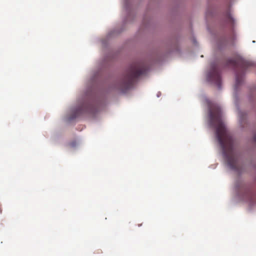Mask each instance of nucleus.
I'll return each mask as SVG.
<instances>
[{"label":"nucleus","instance_id":"1","mask_svg":"<svg viewBox=\"0 0 256 256\" xmlns=\"http://www.w3.org/2000/svg\"><path fill=\"white\" fill-rule=\"evenodd\" d=\"M209 117L210 124L216 128V135L224 156L229 167L236 171H240L242 165L234 148V142L226 130L222 120L221 110L218 107L210 108Z\"/></svg>","mask_w":256,"mask_h":256},{"label":"nucleus","instance_id":"2","mask_svg":"<svg viewBox=\"0 0 256 256\" xmlns=\"http://www.w3.org/2000/svg\"><path fill=\"white\" fill-rule=\"evenodd\" d=\"M146 71V68L144 64L140 62L132 64L118 84L117 88L125 92L133 86L136 79L144 74Z\"/></svg>","mask_w":256,"mask_h":256},{"label":"nucleus","instance_id":"8","mask_svg":"<svg viewBox=\"0 0 256 256\" xmlns=\"http://www.w3.org/2000/svg\"><path fill=\"white\" fill-rule=\"evenodd\" d=\"M253 140L254 142H256V133L254 135Z\"/></svg>","mask_w":256,"mask_h":256},{"label":"nucleus","instance_id":"10","mask_svg":"<svg viewBox=\"0 0 256 256\" xmlns=\"http://www.w3.org/2000/svg\"><path fill=\"white\" fill-rule=\"evenodd\" d=\"M240 116L241 117L242 116H241L242 115V113H240Z\"/></svg>","mask_w":256,"mask_h":256},{"label":"nucleus","instance_id":"3","mask_svg":"<svg viewBox=\"0 0 256 256\" xmlns=\"http://www.w3.org/2000/svg\"><path fill=\"white\" fill-rule=\"evenodd\" d=\"M228 66H233L236 69V84L235 88L238 86L243 81V76L244 72L248 68L252 66V64L245 60L240 57H236L234 59L228 60L227 62Z\"/></svg>","mask_w":256,"mask_h":256},{"label":"nucleus","instance_id":"9","mask_svg":"<svg viewBox=\"0 0 256 256\" xmlns=\"http://www.w3.org/2000/svg\"><path fill=\"white\" fill-rule=\"evenodd\" d=\"M2 210L1 208H0V214L2 213Z\"/></svg>","mask_w":256,"mask_h":256},{"label":"nucleus","instance_id":"5","mask_svg":"<svg viewBox=\"0 0 256 256\" xmlns=\"http://www.w3.org/2000/svg\"><path fill=\"white\" fill-rule=\"evenodd\" d=\"M207 78L208 81L216 84L218 88H220L221 77L217 66H212L210 72L208 74Z\"/></svg>","mask_w":256,"mask_h":256},{"label":"nucleus","instance_id":"6","mask_svg":"<svg viewBox=\"0 0 256 256\" xmlns=\"http://www.w3.org/2000/svg\"><path fill=\"white\" fill-rule=\"evenodd\" d=\"M226 18L227 22L230 24L232 25L234 24V19L229 12L226 14Z\"/></svg>","mask_w":256,"mask_h":256},{"label":"nucleus","instance_id":"4","mask_svg":"<svg viewBox=\"0 0 256 256\" xmlns=\"http://www.w3.org/2000/svg\"><path fill=\"white\" fill-rule=\"evenodd\" d=\"M238 189L242 200L246 202L250 206L256 204V191L252 186L242 184L238 186Z\"/></svg>","mask_w":256,"mask_h":256},{"label":"nucleus","instance_id":"7","mask_svg":"<svg viewBox=\"0 0 256 256\" xmlns=\"http://www.w3.org/2000/svg\"><path fill=\"white\" fill-rule=\"evenodd\" d=\"M81 110H82L81 108L77 110L74 114V116L72 118H75L78 115L82 113Z\"/></svg>","mask_w":256,"mask_h":256}]
</instances>
